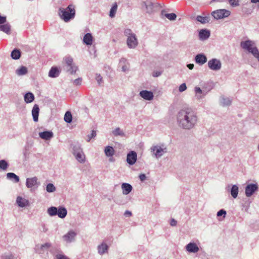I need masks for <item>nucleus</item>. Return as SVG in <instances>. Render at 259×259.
<instances>
[{
  "instance_id": "1",
  "label": "nucleus",
  "mask_w": 259,
  "mask_h": 259,
  "mask_svg": "<svg viewBox=\"0 0 259 259\" xmlns=\"http://www.w3.org/2000/svg\"><path fill=\"white\" fill-rule=\"evenodd\" d=\"M177 120L180 127L186 130H190L196 126L198 117L194 110L190 108H186L178 112Z\"/></svg>"
},
{
  "instance_id": "2",
  "label": "nucleus",
  "mask_w": 259,
  "mask_h": 259,
  "mask_svg": "<svg viewBox=\"0 0 259 259\" xmlns=\"http://www.w3.org/2000/svg\"><path fill=\"white\" fill-rule=\"evenodd\" d=\"M59 14L62 20L67 22L75 17V6L72 4H70L65 9L61 8L59 9Z\"/></svg>"
},
{
  "instance_id": "3",
  "label": "nucleus",
  "mask_w": 259,
  "mask_h": 259,
  "mask_svg": "<svg viewBox=\"0 0 259 259\" xmlns=\"http://www.w3.org/2000/svg\"><path fill=\"white\" fill-rule=\"evenodd\" d=\"M240 47L242 49L251 53L259 62V51L253 41L249 39L242 41L240 43Z\"/></svg>"
},
{
  "instance_id": "4",
  "label": "nucleus",
  "mask_w": 259,
  "mask_h": 259,
  "mask_svg": "<svg viewBox=\"0 0 259 259\" xmlns=\"http://www.w3.org/2000/svg\"><path fill=\"white\" fill-rule=\"evenodd\" d=\"M124 34L127 37L126 44L128 48L130 49H135L138 45V40L136 34L130 29H125Z\"/></svg>"
},
{
  "instance_id": "5",
  "label": "nucleus",
  "mask_w": 259,
  "mask_h": 259,
  "mask_svg": "<svg viewBox=\"0 0 259 259\" xmlns=\"http://www.w3.org/2000/svg\"><path fill=\"white\" fill-rule=\"evenodd\" d=\"M64 61L63 70L71 74H75L77 70V67L73 63V58L70 56H66L64 58Z\"/></svg>"
},
{
  "instance_id": "6",
  "label": "nucleus",
  "mask_w": 259,
  "mask_h": 259,
  "mask_svg": "<svg viewBox=\"0 0 259 259\" xmlns=\"http://www.w3.org/2000/svg\"><path fill=\"white\" fill-rule=\"evenodd\" d=\"M158 6L157 3H153L150 0H147L141 3L142 9L149 14L153 13L155 11V9Z\"/></svg>"
},
{
  "instance_id": "7",
  "label": "nucleus",
  "mask_w": 259,
  "mask_h": 259,
  "mask_svg": "<svg viewBox=\"0 0 259 259\" xmlns=\"http://www.w3.org/2000/svg\"><path fill=\"white\" fill-rule=\"evenodd\" d=\"M150 150L153 155L157 158L161 157L167 152V148L164 144L153 146L151 147Z\"/></svg>"
},
{
  "instance_id": "8",
  "label": "nucleus",
  "mask_w": 259,
  "mask_h": 259,
  "mask_svg": "<svg viewBox=\"0 0 259 259\" xmlns=\"http://www.w3.org/2000/svg\"><path fill=\"white\" fill-rule=\"evenodd\" d=\"M230 14V11L226 9H219L211 12V15L217 20L228 17Z\"/></svg>"
},
{
  "instance_id": "9",
  "label": "nucleus",
  "mask_w": 259,
  "mask_h": 259,
  "mask_svg": "<svg viewBox=\"0 0 259 259\" xmlns=\"http://www.w3.org/2000/svg\"><path fill=\"white\" fill-rule=\"evenodd\" d=\"M208 67L209 68L213 71H218L222 67V63L220 60L213 58L208 62Z\"/></svg>"
},
{
  "instance_id": "10",
  "label": "nucleus",
  "mask_w": 259,
  "mask_h": 259,
  "mask_svg": "<svg viewBox=\"0 0 259 259\" xmlns=\"http://www.w3.org/2000/svg\"><path fill=\"white\" fill-rule=\"evenodd\" d=\"M258 189L257 184H249L247 185L245 189V195L249 197L252 196L253 193Z\"/></svg>"
},
{
  "instance_id": "11",
  "label": "nucleus",
  "mask_w": 259,
  "mask_h": 259,
  "mask_svg": "<svg viewBox=\"0 0 259 259\" xmlns=\"http://www.w3.org/2000/svg\"><path fill=\"white\" fill-rule=\"evenodd\" d=\"M51 246V243H46L44 244H37L35 246V252L38 254H43Z\"/></svg>"
},
{
  "instance_id": "12",
  "label": "nucleus",
  "mask_w": 259,
  "mask_h": 259,
  "mask_svg": "<svg viewBox=\"0 0 259 259\" xmlns=\"http://www.w3.org/2000/svg\"><path fill=\"white\" fill-rule=\"evenodd\" d=\"M137 159V153L134 151H130L127 154L126 161L130 165H133L135 163Z\"/></svg>"
},
{
  "instance_id": "13",
  "label": "nucleus",
  "mask_w": 259,
  "mask_h": 259,
  "mask_svg": "<svg viewBox=\"0 0 259 259\" xmlns=\"http://www.w3.org/2000/svg\"><path fill=\"white\" fill-rule=\"evenodd\" d=\"M37 177H34L31 178H27L26 181V186L28 188H32L35 186H38L40 183L37 181Z\"/></svg>"
},
{
  "instance_id": "14",
  "label": "nucleus",
  "mask_w": 259,
  "mask_h": 259,
  "mask_svg": "<svg viewBox=\"0 0 259 259\" xmlns=\"http://www.w3.org/2000/svg\"><path fill=\"white\" fill-rule=\"evenodd\" d=\"M139 95L144 99L148 101L152 100L154 97L153 92L147 90L141 91L139 93Z\"/></svg>"
},
{
  "instance_id": "15",
  "label": "nucleus",
  "mask_w": 259,
  "mask_h": 259,
  "mask_svg": "<svg viewBox=\"0 0 259 259\" xmlns=\"http://www.w3.org/2000/svg\"><path fill=\"white\" fill-rule=\"evenodd\" d=\"M186 250L190 253L197 252L199 248L198 245L194 242H190L185 247Z\"/></svg>"
},
{
  "instance_id": "16",
  "label": "nucleus",
  "mask_w": 259,
  "mask_h": 259,
  "mask_svg": "<svg viewBox=\"0 0 259 259\" xmlns=\"http://www.w3.org/2000/svg\"><path fill=\"white\" fill-rule=\"evenodd\" d=\"M195 61L197 64L202 65L207 62V57L204 54H198L195 57Z\"/></svg>"
},
{
  "instance_id": "17",
  "label": "nucleus",
  "mask_w": 259,
  "mask_h": 259,
  "mask_svg": "<svg viewBox=\"0 0 259 259\" xmlns=\"http://www.w3.org/2000/svg\"><path fill=\"white\" fill-rule=\"evenodd\" d=\"M76 235V233L74 231L71 230L64 235L63 237L66 242H71L74 240Z\"/></svg>"
},
{
  "instance_id": "18",
  "label": "nucleus",
  "mask_w": 259,
  "mask_h": 259,
  "mask_svg": "<svg viewBox=\"0 0 259 259\" xmlns=\"http://www.w3.org/2000/svg\"><path fill=\"white\" fill-rule=\"evenodd\" d=\"M210 35V31L206 29H201L199 32V37L201 40L207 39L209 37Z\"/></svg>"
},
{
  "instance_id": "19",
  "label": "nucleus",
  "mask_w": 259,
  "mask_h": 259,
  "mask_svg": "<svg viewBox=\"0 0 259 259\" xmlns=\"http://www.w3.org/2000/svg\"><path fill=\"white\" fill-rule=\"evenodd\" d=\"M39 112V106L37 104H35L32 109V115L33 117V119L35 122H37L38 120Z\"/></svg>"
},
{
  "instance_id": "20",
  "label": "nucleus",
  "mask_w": 259,
  "mask_h": 259,
  "mask_svg": "<svg viewBox=\"0 0 259 259\" xmlns=\"http://www.w3.org/2000/svg\"><path fill=\"white\" fill-rule=\"evenodd\" d=\"M40 138L45 140H49L53 137V133L51 131H45L39 133Z\"/></svg>"
},
{
  "instance_id": "21",
  "label": "nucleus",
  "mask_w": 259,
  "mask_h": 259,
  "mask_svg": "<svg viewBox=\"0 0 259 259\" xmlns=\"http://www.w3.org/2000/svg\"><path fill=\"white\" fill-rule=\"evenodd\" d=\"M18 205L21 207H24L29 205V201L20 196H18L16 199Z\"/></svg>"
},
{
  "instance_id": "22",
  "label": "nucleus",
  "mask_w": 259,
  "mask_h": 259,
  "mask_svg": "<svg viewBox=\"0 0 259 259\" xmlns=\"http://www.w3.org/2000/svg\"><path fill=\"white\" fill-rule=\"evenodd\" d=\"M60 71L57 67H52L49 71V76L52 78H56L59 76Z\"/></svg>"
},
{
  "instance_id": "23",
  "label": "nucleus",
  "mask_w": 259,
  "mask_h": 259,
  "mask_svg": "<svg viewBox=\"0 0 259 259\" xmlns=\"http://www.w3.org/2000/svg\"><path fill=\"white\" fill-rule=\"evenodd\" d=\"M57 215L58 217L61 219H63L66 216L67 214V210L65 207L60 206L57 208Z\"/></svg>"
},
{
  "instance_id": "24",
  "label": "nucleus",
  "mask_w": 259,
  "mask_h": 259,
  "mask_svg": "<svg viewBox=\"0 0 259 259\" xmlns=\"http://www.w3.org/2000/svg\"><path fill=\"white\" fill-rule=\"evenodd\" d=\"M70 146L72 150V153L74 156L76 154V153L81 152L82 150L81 145L78 143L72 144Z\"/></svg>"
},
{
  "instance_id": "25",
  "label": "nucleus",
  "mask_w": 259,
  "mask_h": 259,
  "mask_svg": "<svg viewBox=\"0 0 259 259\" xmlns=\"http://www.w3.org/2000/svg\"><path fill=\"white\" fill-rule=\"evenodd\" d=\"M121 188L122 189V193L124 195H127L132 191L133 187L130 184L123 183L121 185Z\"/></svg>"
},
{
  "instance_id": "26",
  "label": "nucleus",
  "mask_w": 259,
  "mask_h": 259,
  "mask_svg": "<svg viewBox=\"0 0 259 259\" xmlns=\"http://www.w3.org/2000/svg\"><path fill=\"white\" fill-rule=\"evenodd\" d=\"M109 246L105 243L103 242L98 246V253L102 255L108 251Z\"/></svg>"
},
{
  "instance_id": "27",
  "label": "nucleus",
  "mask_w": 259,
  "mask_h": 259,
  "mask_svg": "<svg viewBox=\"0 0 259 259\" xmlns=\"http://www.w3.org/2000/svg\"><path fill=\"white\" fill-rule=\"evenodd\" d=\"M93 37L91 33H86L83 39V42L87 45H92L93 44Z\"/></svg>"
},
{
  "instance_id": "28",
  "label": "nucleus",
  "mask_w": 259,
  "mask_h": 259,
  "mask_svg": "<svg viewBox=\"0 0 259 259\" xmlns=\"http://www.w3.org/2000/svg\"><path fill=\"white\" fill-rule=\"evenodd\" d=\"M221 105L223 106H228L231 104L232 101L229 98H226L224 96H222L220 98Z\"/></svg>"
},
{
  "instance_id": "29",
  "label": "nucleus",
  "mask_w": 259,
  "mask_h": 259,
  "mask_svg": "<svg viewBox=\"0 0 259 259\" xmlns=\"http://www.w3.org/2000/svg\"><path fill=\"white\" fill-rule=\"evenodd\" d=\"M16 73L18 76H22L28 73V69L26 67L21 66L20 68L16 70Z\"/></svg>"
},
{
  "instance_id": "30",
  "label": "nucleus",
  "mask_w": 259,
  "mask_h": 259,
  "mask_svg": "<svg viewBox=\"0 0 259 259\" xmlns=\"http://www.w3.org/2000/svg\"><path fill=\"white\" fill-rule=\"evenodd\" d=\"M24 101L26 103H30L34 100V96L31 92H28L24 95Z\"/></svg>"
},
{
  "instance_id": "31",
  "label": "nucleus",
  "mask_w": 259,
  "mask_h": 259,
  "mask_svg": "<svg viewBox=\"0 0 259 259\" xmlns=\"http://www.w3.org/2000/svg\"><path fill=\"white\" fill-rule=\"evenodd\" d=\"M105 154L107 157H112L115 153L114 148L110 146H108L105 147L104 150Z\"/></svg>"
},
{
  "instance_id": "32",
  "label": "nucleus",
  "mask_w": 259,
  "mask_h": 259,
  "mask_svg": "<svg viewBox=\"0 0 259 259\" xmlns=\"http://www.w3.org/2000/svg\"><path fill=\"white\" fill-rule=\"evenodd\" d=\"M239 192L238 187L236 185H233L230 190V194L233 198H236L238 196Z\"/></svg>"
},
{
  "instance_id": "33",
  "label": "nucleus",
  "mask_w": 259,
  "mask_h": 259,
  "mask_svg": "<svg viewBox=\"0 0 259 259\" xmlns=\"http://www.w3.org/2000/svg\"><path fill=\"white\" fill-rule=\"evenodd\" d=\"M7 179L13 180L15 183H18L20 181L19 177L13 172H8L7 174Z\"/></svg>"
},
{
  "instance_id": "34",
  "label": "nucleus",
  "mask_w": 259,
  "mask_h": 259,
  "mask_svg": "<svg viewBox=\"0 0 259 259\" xmlns=\"http://www.w3.org/2000/svg\"><path fill=\"white\" fill-rule=\"evenodd\" d=\"M74 156L76 159L80 163H83L85 161V155L82 150L81 152L76 153Z\"/></svg>"
},
{
  "instance_id": "35",
  "label": "nucleus",
  "mask_w": 259,
  "mask_h": 259,
  "mask_svg": "<svg viewBox=\"0 0 259 259\" xmlns=\"http://www.w3.org/2000/svg\"><path fill=\"white\" fill-rule=\"evenodd\" d=\"M11 56L14 60L19 59L21 57V51L19 49H15L11 52Z\"/></svg>"
},
{
  "instance_id": "36",
  "label": "nucleus",
  "mask_w": 259,
  "mask_h": 259,
  "mask_svg": "<svg viewBox=\"0 0 259 259\" xmlns=\"http://www.w3.org/2000/svg\"><path fill=\"white\" fill-rule=\"evenodd\" d=\"M196 20L202 24H206L209 22L210 17L209 16L203 17L202 16H197L196 17Z\"/></svg>"
},
{
  "instance_id": "37",
  "label": "nucleus",
  "mask_w": 259,
  "mask_h": 259,
  "mask_svg": "<svg viewBox=\"0 0 259 259\" xmlns=\"http://www.w3.org/2000/svg\"><path fill=\"white\" fill-rule=\"evenodd\" d=\"M11 26L9 24H5L0 25V30L7 34L10 33Z\"/></svg>"
},
{
  "instance_id": "38",
  "label": "nucleus",
  "mask_w": 259,
  "mask_h": 259,
  "mask_svg": "<svg viewBox=\"0 0 259 259\" xmlns=\"http://www.w3.org/2000/svg\"><path fill=\"white\" fill-rule=\"evenodd\" d=\"M117 10V4L116 3H114L110 10L109 16L111 18H113L115 17Z\"/></svg>"
},
{
  "instance_id": "39",
  "label": "nucleus",
  "mask_w": 259,
  "mask_h": 259,
  "mask_svg": "<svg viewBox=\"0 0 259 259\" xmlns=\"http://www.w3.org/2000/svg\"><path fill=\"white\" fill-rule=\"evenodd\" d=\"M112 134L114 136H121L124 137L125 134L120 127H116L114 130L112 131Z\"/></svg>"
},
{
  "instance_id": "40",
  "label": "nucleus",
  "mask_w": 259,
  "mask_h": 259,
  "mask_svg": "<svg viewBox=\"0 0 259 259\" xmlns=\"http://www.w3.org/2000/svg\"><path fill=\"white\" fill-rule=\"evenodd\" d=\"M64 120L66 122L68 123H70L72 122V116L70 111H68L65 113L64 117Z\"/></svg>"
},
{
  "instance_id": "41",
  "label": "nucleus",
  "mask_w": 259,
  "mask_h": 259,
  "mask_svg": "<svg viewBox=\"0 0 259 259\" xmlns=\"http://www.w3.org/2000/svg\"><path fill=\"white\" fill-rule=\"evenodd\" d=\"M57 208L55 206H51L48 209L47 212L50 216L56 215L57 214Z\"/></svg>"
},
{
  "instance_id": "42",
  "label": "nucleus",
  "mask_w": 259,
  "mask_h": 259,
  "mask_svg": "<svg viewBox=\"0 0 259 259\" xmlns=\"http://www.w3.org/2000/svg\"><path fill=\"white\" fill-rule=\"evenodd\" d=\"M194 90L196 93V98L198 100L202 99V96H201V94L203 93V91L199 87H197L195 88Z\"/></svg>"
},
{
  "instance_id": "43",
  "label": "nucleus",
  "mask_w": 259,
  "mask_h": 259,
  "mask_svg": "<svg viewBox=\"0 0 259 259\" xmlns=\"http://www.w3.org/2000/svg\"><path fill=\"white\" fill-rule=\"evenodd\" d=\"M56 187L52 183H49L47 185L46 191L49 193L54 192L56 191Z\"/></svg>"
},
{
  "instance_id": "44",
  "label": "nucleus",
  "mask_w": 259,
  "mask_h": 259,
  "mask_svg": "<svg viewBox=\"0 0 259 259\" xmlns=\"http://www.w3.org/2000/svg\"><path fill=\"white\" fill-rule=\"evenodd\" d=\"M9 166V164L5 160H0V168L3 170H6Z\"/></svg>"
},
{
  "instance_id": "45",
  "label": "nucleus",
  "mask_w": 259,
  "mask_h": 259,
  "mask_svg": "<svg viewBox=\"0 0 259 259\" xmlns=\"http://www.w3.org/2000/svg\"><path fill=\"white\" fill-rule=\"evenodd\" d=\"M164 16L170 21L175 20L177 15L175 13H166L164 14Z\"/></svg>"
},
{
  "instance_id": "46",
  "label": "nucleus",
  "mask_w": 259,
  "mask_h": 259,
  "mask_svg": "<svg viewBox=\"0 0 259 259\" xmlns=\"http://www.w3.org/2000/svg\"><path fill=\"white\" fill-rule=\"evenodd\" d=\"M228 2L232 7H236L240 5V0H228Z\"/></svg>"
},
{
  "instance_id": "47",
  "label": "nucleus",
  "mask_w": 259,
  "mask_h": 259,
  "mask_svg": "<svg viewBox=\"0 0 259 259\" xmlns=\"http://www.w3.org/2000/svg\"><path fill=\"white\" fill-rule=\"evenodd\" d=\"M96 135H97L96 131H94V130H92L91 134L88 135L87 136V137H88V139L87 140V142H90L91 141V140L92 138H95L96 136Z\"/></svg>"
},
{
  "instance_id": "48",
  "label": "nucleus",
  "mask_w": 259,
  "mask_h": 259,
  "mask_svg": "<svg viewBox=\"0 0 259 259\" xmlns=\"http://www.w3.org/2000/svg\"><path fill=\"white\" fill-rule=\"evenodd\" d=\"M226 214V211L223 209H222L218 211L217 215L218 217L223 216V218H225Z\"/></svg>"
},
{
  "instance_id": "49",
  "label": "nucleus",
  "mask_w": 259,
  "mask_h": 259,
  "mask_svg": "<svg viewBox=\"0 0 259 259\" xmlns=\"http://www.w3.org/2000/svg\"><path fill=\"white\" fill-rule=\"evenodd\" d=\"M14 256L11 253L4 254L2 256V259H13Z\"/></svg>"
},
{
  "instance_id": "50",
  "label": "nucleus",
  "mask_w": 259,
  "mask_h": 259,
  "mask_svg": "<svg viewBox=\"0 0 259 259\" xmlns=\"http://www.w3.org/2000/svg\"><path fill=\"white\" fill-rule=\"evenodd\" d=\"M56 259H69L67 256L63 254H57L55 255Z\"/></svg>"
},
{
  "instance_id": "51",
  "label": "nucleus",
  "mask_w": 259,
  "mask_h": 259,
  "mask_svg": "<svg viewBox=\"0 0 259 259\" xmlns=\"http://www.w3.org/2000/svg\"><path fill=\"white\" fill-rule=\"evenodd\" d=\"M96 79L99 85L103 82L102 77L101 76L100 74H96Z\"/></svg>"
},
{
  "instance_id": "52",
  "label": "nucleus",
  "mask_w": 259,
  "mask_h": 259,
  "mask_svg": "<svg viewBox=\"0 0 259 259\" xmlns=\"http://www.w3.org/2000/svg\"><path fill=\"white\" fill-rule=\"evenodd\" d=\"M187 89V86L185 83H183L181 84L179 88V91L180 92H183L186 90Z\"/></svg>"
},
{
  "instance_id": "53",
  "label": "nucleus",
  "mask_w": 259,
  "mask_h": 259,
  "mask_svg": "<svg viewBox=\"0 0 259 259\" xmlns=\"http://www.w3.org/2000/svg\"><path fill=\"white\" fill-rule=\"evenodd\" d=\"M81 81H82V78L79 77V78L75 79L73 81V83H74V84L75 85H80L81 84Z\"/></svg>"
},
{
  "instance_id": "54",
  "label": "nucleus",
  "mask_w": 259,
  "mask_h": 259,
  "mask_svg": "<svg viewBox=\"0 0 259 259\" xmlns=\"http://www.w3.org/2000/svg\"><path fill=\"white\" fill-rule=\"evenodd\" d=\"M6 22V17L0 15V24H3Z\"/></svg>"
},
{
  "instance_id": "55",
  "label": "nucleus",
  "mask_w": 259,
  "mask_h": 259,
  "mask_svg": "<svg viewBox=\"0 0 259 259\" xmlns=\"http://www.w3.org/2000/svg\"><path fill=\"white\" fill-rule=\"evenodd\" d=\"M140 180L143 182L146 179V176L144 174H141L139 176Z\"/></svg>"
},
{
  "instance_id": "56",
  "label": "nucleus",
  "mask_w": 259,
  "mask_h": 259,
  "mask_svg": "<svg viewBox=\"0 0 259 259\" xmlns=\"http://www.w3.org/2000/svg\"><path fill=\"white\" fill-rule=\"evenodd\" d=\"M177 224V222L176 220H175L174 219H171L170 220V225L171 226H176Z\"/></svg>"
},
{
  "instance_id": "57",
  "label": "nucleus",
  "mask_w": 259,
  "mask_h": 259,
  "mask_svg": "<svg viewBox=\"0 0 259 259\" xmlns=\"http://www.w3.org/2000/svg\"><path fill=\"white\" fill-rule=\"evenodd\" d=\"M161 74V72H160V71H154L153 72V76L154 77H158V76H160Z\"/></svg>"
},
{
  "instance_id": "58",
  "label": "nucleus",
  "mask_w": 259,
  "mask_h": 259,
  "mask_svg": "<svg viewBox=\"0 0 259 259\" xmlns=\"http://www.w3.org/2000/svg\"><path fill=\"white\" fill-rule=\"evenodd\" d=\"M124 214L126 217H131L132 215V212L130 211L126 210L124 212Z\"/></svg>"
},
{
  "instance_id": "59",
  "label": "nucleus",
  "mask_w": 259,
  "mask_h": 259,
  "mask_svg": "<svg viewBox=\"0 0 259 259\" xmlns=\"http://www.w3.org/2000/svg\"><path fill=\"white\" fill-rule=\"evenodd\" d=\"M187 67L189 69H192L194 68V64H188L187 65Z\"/></svg>"
},
{
  "instance_id": "60",
  "label": "nucleus",
  "mask_w": 259,
  "mask_h": 259,
  "mask_svg": "<svg viewBox=\"0 0 259 259\" xmlns=\"http://www.w3.org/2000/svg\"><path fill=\"white\" fill-rule=\"evenodd\" d=\"M127 67L126 66L124 65L122 67V71L123 72H125L127 70Z\"/></svg>"
},
{
  "instance_id": "61",
  "label": "nucleus",
  "mask_w": 259,
  "mask_h": 259,
  "mask_svg": "<svg viewBox=\"0 0 259 259\" xmlns=\"http://www.w3.org/2000/svg\"><path fill=\"white\" fill-rule=\"evenodd\" d=\"M43 232H46L48 231V229L46 227L44 224L42 225Z\"/></svg>"
},
{
  "instance_id": "62",
  "label": "nucleus",
  "mask_w": 259,
  "mask_h": 259,
  "mask_svg": "<svg viewBox=\"0 0 259 259\" xmlns=\"http://www.w3.org/2000/svg\"><path fill=\"white\" fill-rule=\"evenodd\" d=\"M207 92H205L204 91H203V93H202V95H201L202 96V98L207 94Z\"/></svg>"
},
{
  "instance_id": "63",
  "label": "nucleus",
  "mask_w": 259,
  "mask_h": 259,
  "mask_svg": "<svg viewBox=\"0 0 259 259\" xmlns=\"http://www.w3.org/2000/svg\"><path fill=\"white\" fill-rule=\"evenodd\" d=\"M225 1V0H212L211 2L212 3V2H224Z\"/></svg>"
},
{
  "instance_id": "64",
  "label": "nucleus",
  "mask_w": 259,
  "mask_h": 259,
  "mask_svg": "<svg viewBox=\"0 0 259 259\" xmlns=\"http://www.w3.org/2000/svg\"><path fill=\"white\" fill-rule=\"evenodd\" d=\"M109 160L110 161H113V158H110Z\"/></svg>"
}]
</instances>
